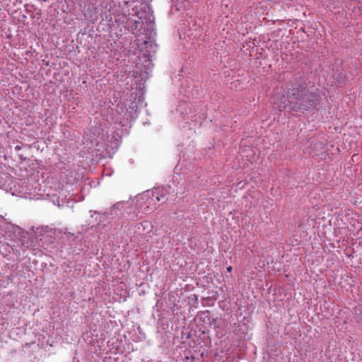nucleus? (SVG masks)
<instances>
[{
  "instance_id": "nucleus-4",
  "label": "nucleus",
  "mask_w": 362,
  "mask_h": 362,
  "mask_svg": "<svg viewBox=\"0 0 362 362\" xmlns=\"http://www.w3.org/2000/svg\"><path fill=\"white\" fill-rule=\"evenodd\" d=\"M157 201H160V198L158 197H156Z\"/></svg>"
},
{
  "instance_id": "nucleus-2",
  "label": "nucleus",
  "mask_w": 362,
  "mask_h": 362,
  "mask_svg": "<svg viewBox=\"0 0 362 362\" xmlns=\"http://www.w3.org/2000/svg\"><path fill=\"white\" fill-rule=\"evenodd\" d=\"M227 271L230 272L232 271V267L231 266H229L227 267Z\"/></svg>"
},
{
  "instance_id": "nucleus-1",
  "label": "nucleus",
  "mask_w": 362,
  "mask_h": 362,
  "mask_svg": "<svg viewBox=\"0 0 362 362\" xmlns=\"http://www.w3.org/2000/svg\"><path fill=\"white\" fill-rule=\"evenodd\" d=\"M288 100L279 102L280 111L305 112L313 110L319 103L320 95L318 93H311L307 89V85L303 78L287 83Z\"/></svg>"
},
{
  "instance_id": "nucleus-3",
  "label": "nucleus",
  "mask_w": 362,
  "mask_h": 362,
  "mask_svg": "<svg viewBox=\"0 0 362 362\" xmlns=\"http://www.w3.org/2000/svg\"><path fill=\"white\" fill-rule=\"evenodd\" d=\"M16 150H20V149H21V147H20V146H16Z\"/></svg>"
}]
</instances>
